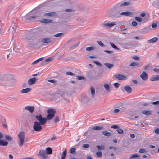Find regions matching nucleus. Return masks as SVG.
I'll list each match as a JSON object with an SVG mask.
<instances>
[{
	"label": "nucleus",
	"instance_id": "nucleus-22",
	"mask_svg": "<svg viewBox=\"0 0 159 159\" xmlns=\"http://www.w3.org/2000/svg\"><path fill=\"white\" fill-rule=\"evenodd\" d=\"M102 134L107 137H109L112 135L111 133L106 131H103L102 132Z\"/></svg>",
	"mask_w": 159,
	"mask_h": 159
},
{
	"label": "nucleus",
	"instance_id": "nucleus-33",
	"mask_svg": "<svg viewBox=\"0 0 159 159\" xmlns=\"http://www.w3.org/2000/svg\"><path fill=\"white\" fill-rule=\"evenodd\" d=\"M43 59V57H42L36 60V61L33 62L32 63V65H34L38 63L39 61H41Z\"/></svg>",
	"mask_w": 159,
	"mask_h": 159
},
{
	"label": "nucleus",
	"instance_id": "nucleus-48",
	"mask_svg": "<svg viewBox=\"0 0 159 159\" xmlns=\"http://www.w3.org/2000/svg\"><path fill=\"white\" fill-rule=\"evenodd\" d=\"M66 74L67 75H70L71 76L75 75L74 73L71 72H67L66 73Z\"/></svg>",
	"mask_w": 159,
	"mask_h": 159
},
{
	"label": "nucleus",
	"instance_id": "nucleus-6",
	"mask_svg": "<svg viewBox=\"0 0 159 159\" xmlns=\"http://www.w3.org/2000/svg\"><path fill=\"white\" fill-rule=\"evenodd\" d=\"M18 136L19 137L18 145L19 146L22 147L25 142V133L24 132H20L18 134Z\"/></svg>",
	"mask_w": 159,
	"mask_h": 159
},
{
	"label": "nucleus",
	"instance_id": "nucleus-15",
	"mask_svg": "<svg viewBox=\"0 0 159 159\" xmlns=\"http://www.w3.org/2000/svg\"><path fill=\"white\" fill-rule=\"evenodd\" d=\"M117 4L119 6L120 8H121L122 6H128L131 4V2L129 1H128L123 2L122 3H118Z\"/></svg>",
	"mask_w": 159,
	"mask_h": 159
},
{
	"label": "nucleus",
	"instance_id": "nucleus-3",
	"mask_svg": "<svg viewBox=\"0 0 159 159\" xmlns=\"http://www.w3.org/2000/svg\"><path fill=\"white\" fill-rule=\"evenodd\" d=\"M122 8L116 4L110 11L109 16L112 18H118L120 17Z\"/></svg>",
	"mask_w": 159,
	"mask_h": 159
},
{
	"label": "nucleus",
	"instance_id": "nucleus-51",
	"mask_svg": "<svg viewBox=\"0 0 159 159\" xmlns=\"http://www.w3.org/2000/svg\"><path fill=\"white\" fill-rule=\"evenodd\" d=\"M120 126L117 125H113L111 126V128L113 129H119Z\"/></svg>",
	"mask_w": 159,
	"mask_h": 159
},
{
	"label": "nucleus",
	"instance_id": "nucleus-52",
	"mask_svg": "<svg viewBox=\"0 0 159 159\" xmlns=\"http://www.w3.org/2000/svg\"><path fill=\"white\" fill-rule=\"evenodd\" d=\"M97 149L99 150L103 149L104 148L103 147H102V146H100L99 145L97 146Z\"/></svg>",
	"mask_w": 159,
	"mask_h": 159
},
{
	"label": "nucleus",
	"instance_id": "nucleus-36",
	"mask_svg": "<svg viewBox=\"0 0 159 159\" xmlns=\"http://www.w3.org/2000/svg\"><path fill=\"white\" fill-rule=\"evenodd\" d=\"M95 49V48L93 46L87 47L86 50L87 51H91L94 50Z\"/></svg>",
	"mask_w": 159,
	"mask_h": 159
},
{
	"label": "nucleus",
	"instance_id": "nucleus-49",
	"mask_svg": "<svg viewBox=\"0 0 159 159\" xmlns=\"http://www.w3.org/2000/svg\"><path fill=\"white\" fill-rule=\"evenodd\" d=\"M65 11L68 12H73L74 11V10L73 9H67L65 10Z\"/></svg>",
	"mask_w": 159,
	"mask_h": 159
},
{
	"label": "nucleus",
	"instance_id": "nucleus-46",
	"mask_svg": "<svg viewBox=\"0 0 159 159\" xmlns=\"http://www.w3.org/2000/svg\"><path fill=\"white\" fill-rule=\"evenodd\" d=\"M139 157V156L136 154H134L131 155V156L130 158V159H132L134 158H135L136 157Z\"/></svg>",
	"mask_w": 159,
	"mask_h": 159
},
{
	"label": "nucleus",
	"instance_id": "nucleus-19",
	"mask_svg": "<svg viewBox=\"0 0 159 159\" xmlns=\"http://www.w3.org/2000/svg\"><path fill=\"white\" fill-rule=\"evenodd\" d=\"M124 89L128 93H131L132 91V88L129 86L126 85L124 87Z\"/></svg>",
	"mask_w": 159,
	"mask_h": 159
},
{
	"label": "nucleus",
	"instance_id": "nucleus-23",
	"mask_svg": "<svg viewBox=\"0 0 159 159\" xmlns=\"http://www.w3.org/2000/svg\"><path fill=\"white\" fill-rule=\"evenodd\" d=\"M31 90V89L30 88H27L25 89H22L20 91V92L23 93H27L30 92Z\"/></svg>",
	"mask_w": 159,
	"mask_h": 159
},
{
	"label": "nucleus",
	"instance_id": "nucleus-34",
	"mask_svg": "<svg viewBox=\"0 0 159 159\" xmlns=\"http://www.w3.org/2000/svg\"><path fill=\"white\" fill-rule=\"evenodd\" d=\"M64 34L63 33H57L53 35L54 37H61Z\"/></svg>",
	"mask_w": 159,
	"mask_h": 159
},
{
	"label": "nucleus",
	"instance_id": "nucleus-56",
	"mask_svg": "<svg viewBox=\"0 0 159 159\" xmlns=\"http://www.w3.org/2000/svg\"><path fill=\"white\" fill-rule=\"evenodd\" d=\"M157 25L156 24L154 23H153L152 24V28H156L157 27Z\"/></svg>",
	"mask_w": 159,
	"mask_h": 159
},
{
	"label": "nucleus",
	"instance_id": "nucleus-62",
	"mask_svg": "<svg viewBox=\"0 0 159 159\" xmlns=\"http://www.w3.org/2000/svg\"><path fill=\"white\" fill-rule=\"evenodd\" d=\"M132 58L135 60H139V58L137 56H134Z\"/></svg>",
	"mask_w": 159,
	"mask_h": 159
},
{
	"label": "nucleus",
	"instance_id": "nucleus-1",
	"mask_svg": "<svg viewBox=\"0 0 159 159\" xmlns=\"http://www.w3.org/2000/svg\"><path fill=\"white\" fill-rule=\"evenodd\" d=\"M16 80L13 75L10 73L0 74V85L8 89L15 85Z\"/></svg>",
	"mask_w": 159,
	"mask_h": 159
},
{
	"label": "nucleus",
	"instance_id": "nucleus-17",
	"mask_svg": "<svg viewBox=\"0 0 159 159\" xmlns=\"http://www.w3.org/2000/svg\"><path fill=\"white\" fill-rule=\"evenodd\" d=\"M52 41L51 39L50 38H45L41 40L42 43H49Z\"/></svg>",
	"mask_w": 159,
	"mask_h": 159
},
{
	"label": "nucleus",
	"instance_id": "nucleus-4",
	"mask_svg": "<svg viewBox=\"0 0 159 159\" xmlns=\"http://www.w3.org/2000/svg\"><path fill=\"white\" fill-rule=\"evenodd\" d=\"M47 112L48 114L46 117H43V119H44L45 120L46 123L48 120H50L54 117L56 111L55 109L52 108L48 109L47 110Z\"/></svg>",
	"mask_w": 159,
	"mask_h": 159
},
{
	"label": "nucleus",
	"instance_id": "nucleus-30",
	"mask_svg": "<svg viewBox=\"0 0 159 159\" xmlns=\"http://www.w3.org/2000/svg\"><path fill=\"white\" fill-rule=\"evenodd\" d=\"M141 113L147 115H149L151 114V111L149 110H143L142 111Z\"/></svg>",
	"mask_w": 159,
	"mask_h": 159
},
{
	"label": "nucleus",
	"instance_id": "nucleus-61",
	"mask_svg": "<svg viewBox=\"0 0 159 159\" xmlns=\"http://www.w3.org/2000/svg\"><path fill=\"white\" fill-rule=\"evenodd\" d=\"M132 24L133 26H135L137 25V23L136 22L134 21L132 22Z\"/></svg>",
	"mask_w": 159,
	"mask_h": 159
},
{
	"label": "nucleus",
	"instance_id": "nucleus-7",
	"mask_svg": "<svg viewBox=\"0 0 159 159\" xmlns=\"http://www.w3.org/2000/svg\"><path fill=\"white\" fill-rule=\"evenodd\" d=\"M25 39L26 41L29 43H33V44H36L35 43L36 41V38L32 34L28 35L25 38Z\"/></svg>",
	"mask_w": 159,
	"mask_h": 159
},
{
	"label": "nucleus",
	"instance_id": "nucleus-18",
	"mask_svg": "<svg viewBox=\"0 0 159 159\" xmlns=\"http://www.w3.org/2000/svg\"><path fill=\"white\" fill-rule=\"evenodd\" d=\"M150 80L152 81L158 80H159V75H157L156 76H152L150 78Z\"/></svg>",
	"mask_w": 159,
	"mask_h": 159
},
{
	"label": "nucleus",
	"instance_id": "nucleus-25",
	"mask_svg": "<svg viewBox=\"0 0 159 159\" xmlns=\"http://www.w3.org/2000/svg\"><path fill=\"white\" fill-rule=\"evenodd\" d=\"M92 129L94 130H99L103 129V127L102 126H95L93 127Z\"/></svg>",
	"mask_w": 159,
	"mask_h": 159
},
{
	"label": "nucleus",
	"instance_id": "nucleus-31",
	"mask_svg": "<svg viewBox=\"0 0 159 159\" xmlns=\"http://www.w3.org/2000/svg\"><path fill=\"white\" fill-rule=\"evenodd\" d=\"M104 65L109 69H111L114 66V65L108 63H105Z\"/></svg>",
	"mask_w": 159,
	"mask_h": 159
},
{
	"label": "nucleus",
	"instance_id": "nucleus-35",
	"mask_svg": "<svg viewBox=\"0 0 159 159\" xmlns=\"http://www.w3.org/2000/svg\"><path fill=\"white\" fill-rule=\"evenodd\" d=\"M5 138L7 140L9 141H11L13 139L12 137L8 135H7L5 136Z\"/></svg>",
	"mask_w": 159,
	"mask_h": 159
},
{
	"label": "nucleus",
	"instance_id": "nucleus-16",
	"mask_svg": "<svg viewBox=\"0 0 159 159\" xmlns=\"http://www.w3.org/2000/svg\"><path fill=\"white\" fill-rule=\"evenodd\" d=\"M140 77L143 80H146L148 78V75L145 72L143 71L140 75Z\"/></svg>",
	"mask_w": 159,
	"mask_h": 159
},
{
	"label": "nucleus",
	"instance_id": "nucleus-44",
	"mask_svg": "<svg viewBox=\"0 0 159 159\" xmlns=\"http://www.w3.org/2000/svg\"><path fill=\"white\" fill-rule=\"evenodd\" d=\"M79 43H80V42H78V43H77V44H74L73 46H71V47H70L71 48V49H73L74 48H75V47H76L77 46H78L79 45Z\"/></svg>",
	"mask_w": 159,
	"mask_h": 159
},
{
	"label": "nucleus",
	"instance_id": "nucleus-38",
	"mask_svg": "<svg viewBox=\"0 0 159 159\" xmlns=\"http://www.w3.org/2000/svg\"><path fill=\"white\" fill-rule=\"evenodd\" d=\"M110 44L111 46L113 48L116 50L119 49V48L117 47L113 43L111 42H110Z\"/></svg>",
	"mask_w": 159,
	"mask_h": 159
},
{
	"label": "nucleus",
	"instance_id": "nucleus-47",
	"mask_svg": "<svg viewBox=\"0 0 159 159\" xmlns=\"http://www.w3.org/2000/svg\"><path fill=\"white\" fill-rule=\"evenodd\" d=\"M11 100L13 101L16 102L17 101V99L16 97H12L11 98Z\"/></svg>",
	"mask_w": 159,
	"mask_h": 159
},
{
	"label": "nucleus",
	"instance_id": "nucleus-24",
	"mask_svg": "<svg viewBox=\"0 0 159 159\" xmlns=\"http://www.w3.org/2000/svg\"><path fill=\"white\" fill-rule=\"evenodd\" d=\"M8 144L7 141L0 139V146H6Z\"/></svg>",
	"mask_w": 159,
	"mask_h": 159
},
{
	"label": "nucleus",
	"instance_id": "nucleus-60",
	"mask_svg": "<svg viewBox=\"0 0 159 159\" xmlns=\"http://www.w3.org/2000/svg\"><path fill=\"white\" fill-rule=\"evenodd\" d=\"M104 51L108 54H111L113 52V51H109V50H104Z\"/></svg>",
	"mask_w": 159,
	"mask_h": 159
},
{
	"label": "nucleus",
	"instance_id": "nucleus-41",
	"mask_svg": "<svg viewBox=\"0 0 159 159\" xmlns=\"http://www.w3.org/2000/svg\"><path fill=\"white\" fill-rule=\"evenodd\" d=\"M76 149L75 148H72L70 149V152L73 154H75V152Z\"/></svg>",
	"mask_w": 159,
	"mask_h": 159
},
{
	"label": "nucleus",
	"instance_id": "nucleus-59",
	"mask_svg": "<svg viewBox=\"0 0 159 159\" xmlns=\"http://www.w3.org/2000/svg\"><path fill=\"white\" fill-rule=\"evenodd\" d=\"M120 84L117 83H115L114 85L116 88H117L119 87Z\"/></svg>",
	"mask_w": 159,
	"mask_h": 159
},
{
	"label": "nucleus",
	"instance_id": "nucleus-2",
	"mask_svg": "<svg viewBox=\"0 0 159 159\" xmlns=\"http://www.w3.org/2000/svg\"><path fill=\"white\" fill-rule=\"evenodd\" d=\"M35 117L39 122L36 121L34 122L33 128L35 131H40L42 129L41 125H45L46 123V121L45 119H43L42 116L40 114L36 115Z\"/></svg>",
	"mask_w": 159,
	"mask_h": 159
},
{
	"label": "nucleus",
	"instance_id": "nucleus-40",
	"mask_svg": "<svg viewBox=\"0 0 159 159\" xmlns=\"http://www.w3.org/2000/svg\"><path fill=\"white\" fill-rule=\"evenodd\" d=\"M135 20L136 21L141 22L142 21V19L140 17H135Z\"/></svg>",
	"mask_w": 159,
	"mask_h": 159
},
{
	"label": "nucleus",
	"instance_id": "nucleus-10",
	"mask_svg": "<svg viewBox=\"0 0 159 159\" xmlns=\"http://www.w3.org/2000/svg\"><path fill=\"white\" fill-rule=\"evenodd\" d=\"M38 79L34 77L29 79L28 80V84L29 85H31L35 84Z\"/></svg>",
	"mask_w": 159,
	"mask_h": 159
},
{
	"label": "nucleus",
	"instance_id": "nucleus-58",
	"mask_svg": "<svg viewBox=\"0 0 159 159\" xmlns=\"http://www.w3.org/2000/svg\"><path fill=\"white\" fill-rule=\"evenodd\" d=\"M152 104L154 105H159V101H156L152 102Z\"/></svg>",
	"mask_w": 159,
	"mask_h": 159
},
{
	"label": "nucleus",
	"instance_id": "nucleus-32",
	"mask_svg": "<svg viewBox=\"0 0 159 159\" xmlns=\"http://www.w3.org/2000/svg\"><path fill=\"white\" fill-rule=\"evenodd\" d=\"M66 149L62 152L61 156V158L63 159H65L66 154Z\"/></svg>",
	"mask_w": 159,
	"mask_h": 159
},
{
	"label": "nucleus",
	"instance_id": "nucleus-28",
	"mask_svg": "<svg viewBox=\"0 0 159 159\" xmlns=\"http://www.w3.org/2000/svg\"><path fill=\"white\" fill-rule=\"evenodd\" d=\"M46 151V154H51L52 153V149L50 147L47 148Z\"/></svg>",
	"mask_w": 159,
	"mask_h": 159
},
{
	"label": "nucleus",
	"instance_id": "nucleus-13",
	"mask_svg": "<svg viewBox=\"0 0 159 159\" xmlns=\"http://www.w3.org/2000/svg\"><path fill=\"white\" fill-rule=\"evenodd\" d=\"M24 109L29 111L30 113H32L34 110L35 107L34 106H28L25 107Z\"/></svg>",
	"mask_w": 159,
	"mask_h": 159
},
{
	"label": "nucleus",
	"instance_id": "nucleus-42",
	"mask_svg": "<svg viewBox=\"0 0 159 159\" xmlns=\"http://www.w3.org/2000/svg\"><path fill=\"white\" fill-rule=\"evenodd\" d=\"M97 156L99 157H101L102 155V152L100 151H98L96 153Z\"/></svg>",
	"mask_w": 159,
	"mask_h": 159
},
{
	"label": "nucleus",
	"instance_id": "nucleus-8",
	"mask_svg": "<svg viewBox=\"0 0 159 159\" xmlns=\"http://www.w3.org/2000/svg\"><path fill=\"white\" fill-rule=\"evenodd\" d=\"M37 156L39 158L43 159H46L47 158L46 151L45 150H41L39 151Z\"/></svg>",
	"mask_w": 159,
	"mask_h": 159
},
{
	"label": "nucleus",
	"instance_id": "nucleus-53",
	"mask_svg": "<svg viewBox=\"0 0 159 159\" xmlns=\"http://www.w3.org/2000/svg\"><path fill=\"white\" fill-rule=\"evenodd\" d=\"M39 17V16H38L37 15H34V16H32L30 17V18H29V19L31 20V18H32V19L36 18L38 17Z\"/></svg>",
	"mask_w": 159,
	"mask_h": 159
},
{
	"label": "nucleus",
	"instance_id": "nucleus-64",
	"mask_svg": "<svg viewBox=\"0 0 159 159\" xmlns=\"http://www.w3.org/2000/svg\"><path fill=\"white\" fill-rule=\"evenodd\" d=\"M154 131L155 133L156 134H158L159 133V128H157Z\"/></svg>",
	"mask_w": 159,
	"mask_h": 159
},
{
	"label": "nucleus",
	"instance_id": "nucleus-50",
	"mask_svg": "<svg viewBox=\"0 0 159 159\" xmlns=\"http://www.w3.org/2000/svg\"><path fill=\"white\" fill-rule=\"evenodd\" d=\"M76 79L80 80H82L85 79V78L81 76H77Z\"/></svg>",
	"mask_w": 159,
	"mask_h": 159
},
{
	"label": "nucleus",
	"instance_id": "nucleus-57",
	"mask_svg": "<svg viewBox=\"0 0 159 159\" xmlns=\"http://www.w3.org/2000/svg\"><path fill=\"white\" fill-rule=\"evenodd\" d=\"M89 146V145L87 144H83L82 146L84 148H88Z\"/></svg>",
	"mask_w": 159,
	"mask_h": 159
},
{
	"label": "nucleus",
	"instance_id": "nucleus-63",
	"mask_svg": "<svg viewBox=\"0 0 159 159\" xmlns=\"http://www.w3.org/2000/svg\"><path fill=\"white\" fill-rule=\"evenodd\" d=\"M153 70L157 73H159V69L155 68L153 69Z\"/></svg>",
	"mask_w": 159,
	"mask_h": 159
},
{
	"label": "nucleus",
	"instance_id": "nucleus-55",
	"mask_svg": "<svg viewBox=\"0 0 159 159\" xmlns=\"http://www.w3.org/2000/svg\"><path fill=\"white\" fill-rule=\"evenodd\" d=\"M48 81L52 83H56V81L54 80L49 79L48 80Z\"/></svg>",
	"mask_w": 159,
	"mask_h": 159
},
{
	"label": "nucleus",
	"instance_id": "nucleus-27",
	"mask_svg": "<svg viewBox=\"0 0 159 159\" xmlns=\"http://www.w3.org/2000/svg\"><path fill=\"white\" fill-rule=\"evenodd\" d=\"M133 14L132 12H131L127 11L126 12H122L121 13V15H125V16H130Z\"/></svg>",
	"mask_w": 159,
	"mask_h": 159
},
{
	"label": "nucleus",
	"instance_id": "nucleus-39",
	"mask_svg": "<svg viewBox=\"0 0 159 159\" xmlns=\"http://www.w3.org/2000/svg\"><path fill=\"white\" fill-rule=\"evenodd\" d=\"M138 64H139L137 62H132L129 65V66L132 67H134L138 66Z\"/></svg>",
	"mask_w": 159,
	"mask_h": 159
},
{
	"label": "nucleus",
	"instance_id": "nucleus-20",
	"mask_svg": "<svg viewBox=\"0 0 159 159\" xmlns=\"http://www.w3.org/2000/svg\"><path fill=\"white\" fill-rule=\"evenodd\" d=\"M40 22L43 23H49L52 22V20L49 19H43L41 20Z\"/></svg>",
	"mask_w": 159,
	"mask_h": 159
},
{
	"label": "nucleus",
	"instance_id": "nucleus-54",
	"mask_svg": "<svg viewBox=\"0 0 159 159\" xmlns=\"http://www.w3.org/2000/svg\"><path fill=\"white\" fill-rule=\"evenodd\" d=\"M59 121V118L58 116H57L54 120V121L55 123Z\"/></svg>",
	"mask_w": 159,
	"mask_h": 159
},
{
	"label": "nucleus",
	"instance_id": "nucleus-14",
	"mask_svg": "<svg viewBox=\"0 0 159 159\" xmlns=\"http://www.w3.org/2000/svg\"><path fill=\"white\" fill-rule=\"evenodd\" d=\"M43 15L44 17H52L55 16H57L56 13L54 12L45 13Z\"/></svg>",
	"mask_w": 159,
	"mask_h": 159
},
{
	"label": "nucleus",
	"instance_id": "nucleus-11",
	"mask_svg": "<svg viewBox=\"0 0 159 159\" xmlns=\"http://www.w3.org/2000/svg\"><path fill=\"white\" fill-rule=\"evenodd\" d=\"M115 77L119 80H125L127 79L126 76L120 74H118L115 75Z\"/></svg>",
	"mask_w": 159,
	"mask_h": 159
},
{
	"label": "nucleus",
	"instance_id": "nucleus-9",
	"mask_svg": "<svg viewBox=\"0 0 159 159\" xmlns=\"http://www.w3.org/2000/svg\"><path fill=\"white\" fill-rule=\"evenodd\" d=\"M116 25L115 22H113L111 23L108 22L105 23H103L101 25V26L102 27H111Z\"/></svg>",
	"mask_w": 159,
	"mask_h": 159
},
{
	"label": "nucleus",
	"instance_id": "nucleus-37",
	"mask_svg": "<svg viewBox=\"0 0 159 159\" xmlns=\"http://www.w3.org/2000/svg\"><path fill=\"white\" fill-rule=\"evenodd\" d=\"M97 43L102 47H105V45L101 41H97Z\"/></svg>",
	"mask_w": 159,
	"mask_h": 159
},
{
	"label": "nucleus",
	"instance_id": "nucleus-43",
	"mask_svg": "<svg viewBox=\"0 0 159 159\" xmlns=\"http://www.w3.org/2000/svg\"><path fill=\"white\" fill-rule=\"evenodd\" d=\"M117 132L120 134H123L124 133L123 130L121 129H119L116 130Z\"/></svg>",
	"mask_w": 159,
	"mask_h": 159
},
{
	"label": "nucleus",
	"instance_id": "nucleus-21",
	"mask_svg": "<svg viewBox=\"0 0 159 159\" xmlns=\"http://www.w3.org/2000/svg\"><path fill=\"white\" fill-rule=\"evenodd\" d=\"M158 40V39L157 37L153 38L150 39L148 41V43H152L157 42Z\"/></svg>",
	"mask_w": 159,
	"mask_h": 159
},
{
	"label": "nucleus",
	"instance_id": "nucleus-26",
	"mask_svg": "<svg viewBox=\"0 0 159 159\" xmlns=\"http://www.w3.org/2000/svg\"><path fill=\"white\" fill-rule=\"evenodd\" d=\"M90 92L92 95L91 97L92 98L94 97L95 95V90L94 88L92 86L90 88Z\"/></svg>",
	"mask_w": 159,
	"mask_h": 159
},
{
	"label": "nucleus",
	"instance_id": "nucleus-5",
	"mask_svg": "<svg viewBox=\"0 0 159 159\" xmlns=\"http://www.w3.org/2000/svg\"><path fill=\"white\" fill-rule=\"evenodd\" d=\"M81 103L84 106L89 105L91 102L92 101L87 95H84L82 96L81 99Z\"/></svg>",
	"mask_w": 159,
	"mask_h": 159
},
{
	"label": "nucleus",
	"instance_id": "nucleus-12",
	"mask_svg": "<svg viewBox=\"0 0 159 159\" xmlns=\"http://www.w3.org/2000/svg\"><path fill=\"white\" fill-rule=\"evenodd\" d=\"M153 7L159 9V0H154L152 3Z\"/></svg>",
	"mask_w": 159,
	"mask_h": 159
},
{
	"label": "nucleus",
	"instance_id": "nucleus-45",
	"mask_svg": "<svg viewBox=\"0 0 159 159\" xmlns=\"http://www.w3.org/2000/svg\"><path fill=\"white\" fill-rule=\"evenodd\" d=\"M139 152L140 153H143L146 152V150L144 148H142L139 149Z\"/></svg>",
	"mask_w": 159,
	"mask_h": 159
},
{
	"label": "nucleus",
	"instance_id": "nucleus-29",
	"mask_svg": "<svg viewBox=\"0 0 159 159\" xmlns=\"http://www.w3.org/2000/svg\"><path fill=\"white\" fill-rule=\"evenodd\" d=\"M104 87L105 90L107 91V92H108L110 91V88L107 84L105 83L104 85Z\"/></svg>",
	"mask_w": 159,
	"mask_h": 159
}]
</instances>
